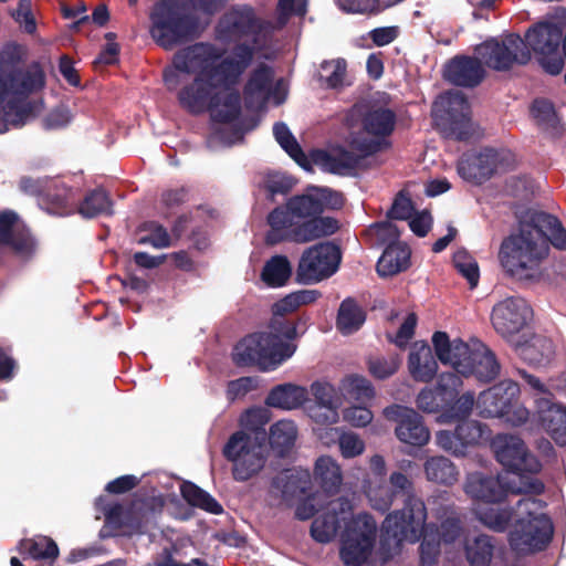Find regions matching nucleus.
<instances>
[{"label": "nucleus", "instance_id": "nucleus-12", "mask_svg": "<svg viewBox=\"0 0 566 566\" xmlns=\"http://www.w3.org/2000/svg\"><path fill=\"white\" fill-rule=\"evenodd\" d=\"M516 480L522 481L520 475L509 476H485L481 473H472L465 483V493L474 501L484 503H497L507 494H541L544 484L539 480H531L524 485H516Z\"/></svg>", "mask_w": 566, "mask_h": 566}, {"label": "nucleus", "instance_id": "nucleus-56", "mask_svg": "<svg viewBox=\"0 0 566 566\" xmlns=\"http://www.w3.org/2000/svg\"><path fill=\"white\" fill-rule=\"evenodd\" d=\"M342 405H314L310 408V417L316 424L329 426L339 419V408Z\"/></svg>", "mask_w": 566, "mask_h": 566}, {"label": "nucleus", "instance_id": "nucleus-9", "mask_svg": "<svg viewBox=\"0 0 566 566\" xmlns=\"http://www.w3.org/2000/svg\"><path fill=\"white\" fill-rule=\"evenodd\" d=\"M350 120H359L363 132L353 133L349 139L350 154L345 156V166L352 167L361 157L375 153L379 147L378 137L389 135L395 126V114L385 107L358 104L350 112Z\"/></svg>", "mask_w": 566, "mask_h": 566}, {"label": "nucleus", "instance_id": "nucleus-48", "mask_svg": "<svg viewBox=\"0 0 566 566\" xmlns=\"http://www.w3.org/2000/svg\"><path fill=\"white\" fill-rule=\"evenodd\" d=\"M140 229L145 233L138 239L140 244H150L156 249L171 245V238L161 224L154 221L145 222Z\"/></svg>", "mask_w": 566, "mask_h": 566}, {"label": "nucleus", "instance_id": "nucleus-4", "mask_svg": "<svg viewBox=\"0 0 566 566\" xmlns=\"http://www.w3.org/2000/svg\"><path fill=\"white\" fill-rule=\"evenodd\" d=\"M432 344L439 360L450 365L455 373L441 374L438 381V390L443 396L452 398L462 386L459 375L464 377L475 376L479 380L490 381L494 379L500 366L492 352L479 339L472 338L463 342L460 338L450 339L446 332H436Z\"/></svg>", "mask_w": 566, "mask_h": 566}, {"label": "nucleus", "instance_id": "nucleus-11", "mask_svg": "<svg viewBox=\"0 0 566 566\" xmlns=\"http://www.w3.org/2000/svg\"><path fill=\"white\" fill-rule=\"evenodd\" d=\"M223 454L233 463L234 480L248 481L256 475L265 464L264 433L244 430L234 432L224 446Z\"/></svg>", "mask_w": 566, "mask_h": 566}, {"label": "nucleus", "instance_id": "nucleus-39", "mask_svg": "<svg viewBox=\"0 0 566 566\" xmlns=\"http://www.w3.org/2000/svg\"><path fill=\"white\" fill-rule=\"evenodd\" d=\"M339 390L346 398L357 401H369L375 396L370 381L361 375H347L339 384Z\"/></svg>", "mask_w": 566, "mask_h": 566}, {"label": "nucleus", "instance_id": "nucleus-3", "mask_svg": "<svg viewBox=\"0 0 566 566\" xmlns=\"http://www.w3.org/2000/svg\"><path fill=\"white\" fill-rule=\"evenodd\" d=\"M28 48L8 42L0 50V134L22 126L31 113L29 96L35 91V63L27 65Z\"/></svg>", "mask_w": 566, "mask_h": 566}, {"label": "nucleus", "instance_id": "nucleus-22", "mask_svg": "<svg viewBox=\"0 0 566 566\" xmlns=\"http://www.w3.org/2000/svg\"><path fill=\"white\" fill-rule=\"evenodd\" d=\"M384 416L397 422V438L410 446L421 447L428 443L430 432L423 424L421 416L411 408L394 405L384 409Z\"/></svg>", "mask_w": 566, "mask_h": 566}, {"label": "nucleus", "instance_id": "nucleus-27", "mask_svg": "<svg viewBox=\"0 0 566 566\" xmlns=\"http://www.w3.org/2000/svg\"><path fill=\"white\" fill-rule=\"evenodd\" d=\"M536 405L544 429L556 443L566 444V408L549 398H538Z\"/></svg>", "mask_w": 566, "mask_h": 566}, {"label": "nucleus", "instance_id": "nucleus-31", "mask_svg": "<svg viewBox=\"0 0 566 566\" xmlns=\"http://www.w3.org/2000/svg\"><path fill=\"white\" fill-rule=\"evenodd\" d=\"M273 71L265 64H260L251 73L244 86V99L249 107L264 103L271 90Z\"/></svg>", "mask_w": 566, "mask_h": 566}, {"label": "nucleus", "instance_id": "nucleus-49", "mask_svg": "<svg viewBox=\"0 0 566 566\" xmlns=\"http://www.w3.org/2000/svg\"><path fill=\"white\" fill-rule=\"evenodd\" d=\"M346 76V62L344 60L325 61L321 65V80L328 87L336 88L343 85Z\"/></svg>", "mask_w": 566, "mask_h": 566}, {"label": "nucleus", "instance_id": "nucleus-16", "mask_svg": "<svg viewBox=\"0 0 566 566\" xmlns=\"http://www.w3.org/2000/svg\"><path fill=\"white\" fill-rule=\"evenodd\" d=\"M475 54L481 63L495 71H507L531 60L530 50L517 34H509L501 40H488L476 46Z\"/></svg>", "mask_w": 566, "mask_h": 566}, {"label": "nucleus", "instance_id": "nucleus-13", "mask_svg": "<svg viewBox=\"0 0 566 566\" xmlns=\"http://www.w3.org/2000/svg\"><path fill=\"white\" fill-rule=\"evenodd\" d=\"M520 386L504 380L483 391L476 407L483 417L504 418L506 422L518 426L528 419V410L518 402Z\"/></svg>", "mask_w": 566, "mask_h": 566}, {"label": "nucleus", "instance_id": "nucleus-7", "mask_svg": "<svg viewBox=\"0 0 566 566\" xmlns=\"http://www.w3.org/2000/svg\"><path fill=\"white\" fill-rule=\"evenodd\" d=\"M545 503L532 496L518 501L509 543L517 555L543 551L552 539L553 524L544 512Z\"/></svg>", "mask_w": 566, "mask_h": 566}, {"label": "nucleus", "instance_id": "nucleus-5", "mask_svg": "<svg viewBox=\"0 0 566 566\" xmlns=\"http://www.w3.org/2000/svg\"><path fill=\"white\" fill-rule=\"evenodd\" d=\"M427 509L422 500L409 495L405 506L387 515L382 524L381 555L386 562L399 554L403 542L416 543L421 536L420 565L436 566L440 554V535L426 525Z\"/></svg>", "mask_w": 566, "mask_h": 566}, {"label": "nucleus", "instance_id": "nucleus-15", "mask_svg": "<svg viewBox=\"0 0 566 566\" xmlns=\"http://www.w3.org/2000/svg\"><path fill=\"white\" fill-rule=\"evenodd\" d=\"M563 28L556 22H539L531 28L525 35L527 49L533 51L542 67L552 75L559 74L564 69L560 54Z\"/></svg>", "mask_w": 566, "mask_h": 566}, {"label": "nucleus", "instance_id": "nucleus-53", "mask_svg": "<svg viewBox=\"0 0 566 566\" xmlns=\"http://www.w3.org/2000/svg\"><path fill=\"white\" fill-rule=\"evenodd\" d=\"M457 439L460 441V449L465 446L476 444L482 438L483 429L478 421L464 420L457 426Z\"/></svg>", "mask_w": 566, "mask_h": 566}, {"label": "nucleus", "instance_id": "nucleus-8", "mask_svg": "<svg viewBox=\"0 0 566 566\" xmlns=\"http://www.w3.org/2000/svg\"><path fill=\"white\" fill-rule=\"evenodd\" d=\"M149 19L150 36L165 50H172L200 33L196 20L185 13L181 0H158Z\"/></svg>", "mask_w": 566, "mask_h": 566}, {"label": "nucleus", "instance_id": "nucleus-60", "mask_svg": "<svg viewBox=\"0 0 566 566\" xmlns=\"http://www.w3.org/2000/svg\"><path fill=\"white\" fill-rule=\"evenodd\" d=\"M531 113L539 125L552 124L555 119L554 107L551 102L545 99H536L531 107Z\"/></svg>", "mask_w": 566, "mask_h": 566}, {"label": "nucleus", "instance_id": "nucleus-55", "mask_svg": "<svg viewBox=\"0 0 566 566\" xmlns=\"http://www.w3.org/2000/svg\"><path fill=\"white\" fill-rule=\"evenodd\" d=\"M339 451L343 458L352 459L365 450V442L354 432H343L338 436Z\"/></svg>", "mask_w": 566, "mask_h": 566}, {"label": "nucleus", "instance_id": "nucleus-28", "mask_svg": "<svg viewBox=\"0 0 566 566\" xmlns=\"http://www.w3.org/2000/svg\"><path fill=\"white\" fill-rule=\"evenodd\" d=\"M146 515V504L142 500H136L128 504L113 505L106 514L112 523L126 528L127 535L143 533Z\"/></svg>", "mask_w": 566, "mask_h": 566}, {"label": "nucleus", "instance_id": "nucleus-43", "mask_svg": "<svg viewBox=\"0 0 566 566\" xmlns=\"http://www.w3.org/2000/svg\"><path fill=\"white\" fill-rule=\"evenodd\" d=\"M365 493L370 505L378 511H387L396 497V492L385 484L384 480H368L365 486Z\"/></svg>", "mask_w": 566, "mask_h": 566}, {"label": "nucleus", "instance_id": "nucleus-20", "mask_svg": "<svg viewBox=\"0 0 566 566\" xmlns=\"http://www.w3.org/2000/svg\"><path fill=\"white\" fill-rule=\"evenodd\" d=\"M344 205L343 195L328 188H313L306 193L292 197L283 211L293 221L322 217L326 209H339Z\"/></svg>", "mask_w": 566, "mask_h": 566}, {"label": "nucleus", "instance_id": "nucleus-62", "mask_svg": "<svg viewBox=\"0 0 566 566\" xmlns=\"http://www.w3.org/2000/svg\"><path fill=\"white\" fill-rule=\"evenodd\" d=\"M344 419L354 427H365L373 420V412L366 407L355 406L344 411Z\"/></svg>", "mask_w": 566, "mask_h": 566}, {"label": "nucleus", "instance_id": "nucleus-52", "mask_svg": "<svg viewBox=\"0 0 566 566\" xmlns=\"http://www.w3.org/2000/svg\"><path fill=\"white\" fill-rule=\"evenodd\" d=\"M400 366L398 356L374 357L368 360L369 373L378 379H385L394 375Z\"/></svg>", "mask_w": 566, "mask_h": 566}, {"label": "nucleus", "instance_id": "nucleus-26", "mask_svg": "<svg viewBox=\"0 0 566 566\" xmlns=\"http://www.w3.org/2000/svg\"><path fill=\"white\" fill-rule=\"evenodd\" d=\"M484 75V67L478 56L454 57L448 63L444 71L446 78L459 86H475Z\"/></svg>", "mask_w": 566, "mask_h": 566}, {"label": "nucleus", "instance_id": "nucleus-42", "mask_svg": "<svg viewBox=\"0 0 566 566\" xmlns=\"http://www.w3.org/2000/svg\"><path fill=\"white\" fill-rule=\"evenodd\" d=\"M181 495L191 506L199 507L212 514H220L222 506L207 492L191 482L181 485Z\"/></svg>", "mask_w": 566, "mask_h": 566}, {"label": "nucleus", "instance_id": "nucleus-32", "mask_svg": "<svg viewBox=\"0 0 566 566\" xmlns=\"http://www.w3.org/2000/svg\"><path fill=\"white\" fill-rule=\"evenodd\" d=\"M18 219V214L11 210L0 213V245L24 252L30 244V234L20 229Z\"/></svg>", "mask_w": 566, "mask_h": 566}, {"label": "nucleus", "instance_id": "nucleus-29", "mask_svg": "<svg viewBox=\"0 0 566 566\" xmlns=\"http://www.w3.org/2000/svg\"><path fill=\"white\" fill-rule=\"evenodd\" d=\"M408 370L416 381L428 382L437 374L438 364L431 347L422 342L412 345L408 357Z\"/></svg>", "mask_w": 566, "mask_h": 566}, {"label": "nucleus", "instance_id": "nucleus-38", "mask_svg": "<svg viewBox=\"0 0 566 566\" xmlns=\"http://www.w3.org/2000/svg\"><path fill=\"white\" fill-rule=\"evenodd\" d=\"M365 318V313L357 303L347 298L339 306L336 327L342 334L348 335L360 328Z\"/></svg>", "mask_w": 566, "mask_h": 566}, {"label": "nucleus", "instance_id": "nucleus-30", "mask_svg": "<svg viewBox=\"0 0 566 566\" xmlns=\"http://www.w3.org/2000/svg\"><path fill=\"white\" fill-rule=\"evenodd\" d=\"M313 478L319 488L331 495L339 492L344 479L339 463L329 455H322L316 459Z\"/></svg>", "mask_w": 566, "mask_h": 566}, {"label": "nucleus", "instance_id": "nucleus-33", "mask_svg": "<svg viewBox=\"0 0 566 566\" xmlns=\"http://www.w3.org/2000/svg\"><path fill=\"white\" fill-rule=\"evenodd\" d=\"M410 250L407 244L389 243L377 263L380 276H392L409 266Z\"/></svg>", "mask_w": 566, "mask_h": 566}, {"label": "nucleus", "instance_id": "nucleus-2", "mask_svg": "<svg viewBox=\"0 0 566 566\" xmlns=\"http://www.w3.org/2000/svg\"><path fill=\"white\" fill-rule=\"evenodd\" d=\"M548 242L557 249H565L566 231L556 217L535 212L530 222L521 223L517 233L502 241L497 255L501 268L511 277H533L548 254Z\"/></svg>", "mask_w": 566, "mask_h": 566}, {"label": "nucleus", "instance_id": "nucleus-35", "mask_svg": "<svg viewBox=\"0 0 566 566\" xmlns=\"http://www.w3.org/2000/svg\"><path fill=\"white\" fill-rule=\"evenodd\" d=\"M273 484L285 496L303 494L311 484V474L308 470L301 468L287 469L274 479Z\"/></svg>", "mask_w": 566, "mask_h": 566}, {"label": "nucleus", "instance_id": "nucleus-51", "mask_svg": "<svg viewBox=\"0 0 566 566\" xmlns=\"http://www.w3.org/2000/svg\"><path fill=\"white\" fill-rule=\"evenodd\" d=\"M273 134L277 143L282 146V148L296 161H300L304 158V154L296 142V139L291 134L290 129L283 123H277L273 127Z\"/></svg>", "mask_w": 566, "mask_h": 566}, {"label": "nucleus", "instance_id": "nucleus-23", "mask_svg": "<svg viewBox=\"0 0 566 566\" xmlns=\"http://www.w3.org/2000/svg\"><path fill=\"white\" fill-rule=\"evenodd\" d=\"M531 314L532 311L523 298L510 297L493 307L492 324L502 336H512L526 326Z\"/></svg>", "mask_w": 566, "mask_h": 566}, {"label": "nucleus", "instance_id": "nucleus-17", "mask_svg": "<svg viewBox=\"0 0 566 566\" xmlns=\"http://www.w3.org/2000/svg\"><path fill=\"white\" fill-rule=\"evenodd\" d=\"M376 536V522L364 513L352 517L342 535L340 558L348 566H360L370 556Z\"/></svg>", "mask_w": 566, "mask_h": 566}, {"label": "nucleus", "instance_id": "nucleus-63", "mask_svg": "<svg viewBox=\"0 0 566 566\" xmlns=\"http://www.w3.org/2000/svg\"><path fill=\"white\" fill-rule=\"evenodd\" d=\"M255 388V381L251 377H241L239 379L232 380L228 384L227 395L228 398L234 400L237 398L243 397L249 391Z\"/></svg>", "mask_w": 566, "mask_h": 566}, {"label": "nucleus", "instance_id": "nucleus-36", "mask_svg": "<svg viewBox=\"0 0 566 566\" xmlns=\"http://www.w3.org/2000/svg\"><path fill=\"white\" fill-rule=\"evenodd\" d=\"M465 558L470 566H490L494 554V544L488 535L468 538L464 544Z\"/></svg>", "mask_w": 566, "mask_h": 566}, {"label": "nucleus", "instance_id": "nucleus-1", "mask_svg": "<svg viewBox=\"0 0 566 566\" xmlns=\"http://www.w3.org/2000/svg\"><path fill=\"white\" fill-rule=\"evenodd\" d=\"M273 29L269 21L258 19L251 8L226 13L218 25V38L237 40L251 35L253 45L239 44L228 55L212 43L189 45L175 54L174 70L164 72L166 85L169 90L177 87V72L192 74V82L178 93L181 106L193 114L209 111L211 117L221 123L237 119L241 112L237 86Z\"/></svg>", "mask_w": 566, "mask_h": 566}, {"label": "nucleus", "instance_id": "nucleus-40", "mask_svg": "<svg viewBox=\"0 0 566 566\" xmlns=\"http://www.w3.org/2000/svg\"><path fill=\"white\" fill-rule=\"evenodd\" d=\"M292 273L291 264L286 256L275 255L270 259L262 271V280L272 287L286 284Z\"/></svg>", "mask_w": 566, "mask_h": 566}, {"label": "nucleus", "instance_id": "nucleus-24", "mask_svg": "<svg viewBox=\"0 0 566 566\" xmlns=\"http://www.w3.org/2000/svg\"><path fill=\"white\" fill-rule=\"evenodd\" d=\"M504 155L494 149H484L479 154L464 155L458 165L459 174L468 180L481 182L494 172L504 169Z\"/></svg>", "mask_w": 566, "mask_h": 566}, {"label": "nucleus", "instance_id": "nucleus-14", "mask_svg": "<svg viewBox=\"0 0 566 566\" xmlns=\"http://www.w3.org/2000/svg\"><path fill=\"white\" fill-rule=\"evenodd\" d=\"M437 126L457 139H465L472 132L471 108L460 91L446 92L432 105Z\"/></svg>", "mask_w": 566, "mask_h": 566}, {"label": "nucleus", "instance_id": "nucleus-57", "mask_svg": "<svg viewBox=\"0 0 566 566\" xmlns=\"http://www.w3.org/2000/svg\"><path fill=\"white\" fill-rule=\"evenodd\" d=\"M71 120V114L66 106L60 105L42 117V125L45 129H59L65 127Z\"/></svg>", "mask_w": 566, "mask_h": 566}, {"label": "nucleus", "instance_id": "nucleus-61", "mask_svg": "<svg viewBox=\"0 0 566 566\" xmlns=\"http://www.w3.org/2000/svg\"><path fill=\"white\" fill-rule=\"evenodd\" d=\"M107 44L104 50L99 53L97 59L94 61L95 65H112L115 64L118 60L119 46L114 41L115 34L107 33L106 34Z\"/></svg>", "mask_w": 566, "mask_h": 566}, {"label": "nucleus", "instance_id": "nucleus-59", "mask_svg": "<svg viewBox=\"0 0 566 566\" xmlns=\"http://www.w3.org/2000/svg\"><path fill=\"white\" fill-rule=\"evenodd\" d=\"M417 321V315L415 313H408L396 336L390 338V340L400 348L406 347L415 334Z\"/></svg>", "mask_w": 566, "mask_h": 566}, {"label": "nucleus", "instance_id": "nucleus-46", "mask_svg": "<svg viewBox=\"0 0 566 566\" xmlns=\"http://www.w3.org/2000/svg\"><path fill=\"white\" fill-rule=\"evenodd\" d=\"M554 353V345L551 339L536 336L531 343L521 347V355L533 364H542L549 360Z\"/></svg>", "mask_w": 566, "mask_h": 566}, {"label": "nucleus", "instance_id": "nucleus-44", "mask_svg": "<svg viewBox=\"0 0 566 566\" xmlns=\"http://www.w3.org/2000/svg\"><path fill=\"white\" fill-rule=\"evenodd\" d=\"M318 297L316 291H297L286 295L284 298L276 302L272 312L275 316H285L295 312L300 306L314 303Z\"/></svg>", "mask_w": 566, "mask_h": 566}, {"label": "nucleus", "instance_id": "nucleus-18", "mask_svg": "<svg viewBox=\"0 0 566 566\" xmlns=\"http://www.w3.org/2000/svg\"><path fill=\"white\" fill-rule=\"evenodd\" d=\"M492 448L496 460L511 473L505 476L520 475L522 481L516 480V485H524L536 478L525 476L523 473H537L542 465L539 461L528 452L524 442L514 436L499 434L493 439Z\"/></svg>", "mask_w": 566, "mask_h": 566}, {"label": "nucleus", "instance_id": "nucleus-6", "mask_svg": "<svg viewBox=\"0 0 566 566\" xmlns=\"http://www.w3.org/2000/svg\"><path fill=\"white\" fill-rule=\"evenodd\" d=\"M295 335L293 324L273 321L268 332L252 333L240 339L232 350V360L240 367L273 370L292 357L296 347L291 343Z\"/></svg>", "mask_w": 566, "mask_h": 566}, {"label": "nucleus", "instance_id": "nucleus-34", "mask_svg": "<svg viewBox=\"0 0 566 566\" xmlns=\"http://www.w3.org/2000/svg\"><path fill=\"white\" fill-rule=\"evenodd\" d=\"M308 400V391L305 387L284 384L271 390L266 398V405L284 410H292L301 407Z\"/></svg>", "mask_w": 566, "mask_h": 566}, {"label": "nucleus", "instance_id": "nucleus-41", "mask_svg": "<svg viewBox=\"0 0 566 566\" xmlns=\"http://www.w3.org/2000/svg\"><path fill=\"white\" fill-rule=\"evenodd\" d=\"M427 479L441 484H452L458 479L453 463L444 457H433L424 464Z\"/></svg>", "mask_w": 566, "mask_h": 566}, {"label": "nucleus", "instance_id": "nucleus-21", "mask_svg": "<svg viewBox=\"0 0 566 566\" xmlns=\"http://www.w3.org/2000/svg\"><path fill=\"white\" fill-rule=\"evenodd\" d=\"M38 205L52 214H70L75 211L76 192L61 178L45 177L38 185Z\"/></svg>", "mask_w": 566, "mask_h": 566}, {"label": "nucleus", "instance_id": "nucleus-58", "mask_svg": "<svg viewBox=\"0 0 566 566\" xmlns=\"http://www.w3.org/2000/svg\"><path fill=\"white\" fill-rule=\"evenodd\" d=\"M12 17L18 23L24 24L28 33L33 34L35 32V19L31 0H20L18 8L12 12Z\"/></svg>", "mask_w": 566, "mask_h": 566}, {"label": "nucleus", "instance_id": "nucleus-19", "mask_svg": "<svg viewBox=\"0 0 566 566\" xmlns=\"http://www.w3.org/2000/svg\"><path fill=\"white\" fill-rule=\"evenodd\" d=\"M339 262L340 251L331 242L307 248L296 269L297 281L304 284L321 282L337 271Z\"/></svg>", "mask_w": 566, "mask_h": 566}, {"label": "nucleus", "instance_id": "nucleus-10", "mask_svg": "<svg viewBox=\"0 0 566 566\" xmlns=\"http://www.w3.org/2000/svg\"><path fill=\"white\" fill-rule=\"evenodd\" d=\"M268 222L270 230L266 234V242L269 244H277L286 240L307 243L332 235L339 228L338 221L331 217H317L292 222L283 209H274L269 214Z\"/></svg>", "mask_w": 566, "mask_h": 566}, {"label": "nucleus", "instance_id": "nucleus-37", "mask_svg": "<svg viewBox=\"0 0 566 566\" xmlns=\"http://www.w3.org/2000/svg\"><path fill=\"white\" fill-rule=\"evenodd\" d=\"M297 437V428L291 420H281L275 422L270 428V444L271 448L280 455L285 454L291 450Z\"/></svg>", "mask_w": 566, "mask_h": 566}, {"label": "nucleus", "instance_id": "nucleus-64", "mask_svg": "<svg viewBox=\"0 0 566 566\" xmlns=\"http://www.w3.org/2000/svg\"><path fill=\"white\" fill-rule=\"evenodd\" d=\"M57 556L59 547L56 543L48 536H38V560L43 559L51 564Z\"/></svg>", "mask_w": 566, "mask_h": 566}, {"label": "nucleus", "instance_id": "nucleus-45", "mask_svg": "<svg viewBox=\"0 0 566 566\" xmlns=\"http://www.w3.org/2000/svg\"><path fill=\"white\" fill-rule=\"evenodd\" d=\"M452 263L458 273L468 281L471 289L478 286L480 269L473 255L464 249H459L453 254Z\"/></svg>", "mask_w": 566, "mask_h": 566}, {"label": "nucleus", "instance_id": "nucleus-47", "mask_svg": "<svg viewBox=\"0 0 566 566\" xmlns=\"http://www.w3.org/2000/svg\"><path fill=\"white\" fill-rule=\"evenodd\" d=\"M112 202L103 190L88 193L78 206L77 211L85 218H93L102 213H111Z\"/></svg>", "mask_w": 566, "mask_h": 566}, {"label": "nucleus", "instance_id": "nucleus-50", "mask_svg": "<svg viewBox=\"0 0 566 566\" xmlns=\"http://www.w3.org/2000/svg\"><path fill=\"white\" fill-rule=\"evenodd\" d=\"M479 520L489 528L502 532L504 531L510 520L512 518L511 512L501 510L499 507H489L485 510H476Z\"/></svg>", "mask_w": 566, "mask_h": 566}, {"label": "nucleus", "instance_id": "nucleus-25", "mask_svg": "<svg viewBox=\"0 0 566 566\" xmlns=\"http://www.w3.org/2000/svg\"><path fill=\"white\" fill-rule=\"evenodd\" d=\"M350 515V505L347 501L342 499L329 501L326 506V513L315 518L312 523V536L321 543L332 541L340 527V523H344L346 526L349 524Z\"/></svg>", "mask_w": 566, "mask_h": 566}, {"label": "nucleus", "instance_id": "nucleus-54", "mask_svg": "<svg viewBox=\"0 0 566 566\" xmlns=\"http://www.w3.org/2000/svg\"><path fill=\"white\" fill-rule=\"evenodd\" d=\"M315 405H342V398L335 387L326 381H315L311 385Z\"/></svg>", "mask_w": 566, "mask_h": 566}]
</instances>
